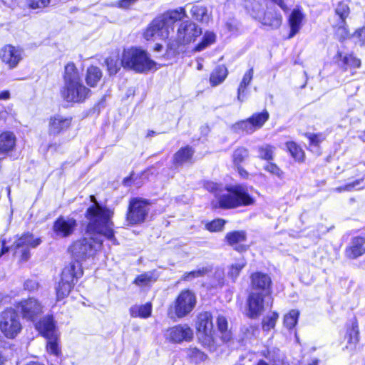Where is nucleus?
Segmentation results:
<instances>
[{
    "label": "nucleus",
    "mask_w": 365,
    "mask_h": 365,
    "mask_svg": "<svg viewBox=\"0 0 365 365\" xmlns=\"http://www.w3.org/2000/svg\"><path fill=\"white\" fill-rule=\"evenodd\" d=\"M349 14L350 8L348 2L341 1L335 6L334 16L330 19L331 25L335 30V34L340 41L345 39L349 35L346 20Z\"/></svg>",
    "instance_id": "423d86ee"
},
{
    "label": "nucleus",
    "mask_w": 365,
    "mask_h": 365,
    "mask_svg": "<svg viewBox=\"0 0 365 365\" xmlns=\"http://www.w3.org/2000/svg\"><path fill=\"white\" fill-rule=\"evenodd\" d=\"M0 58L9 68H14L22 60L23 51L19 47L6 45L0 49Z\"/></svg>",
    "instance_id": "dca6fc26"
},
{
    "label": "nucleus",
    "mask_w": 365,
    "mask_h": 365,
    "mask_svg": "<svg viewBox=\"0 0 365 365\" xmlns=\"http://www.w3.org/2000/svg\"><path fill=\"white\" fill-rule=\"evenodd\" d=\"M21 329L20 317L14 309H7L0 313V331L6 338H15Z\"/></svg>",
    "instance_id": "0eeeda50"
},
{
    "label": "nucleus",
    "mask_w": 365,
    "mask_h": 365,
    "mask_svg": "<svg viewBox=\"0 0 365 365\" xmlns=\"http://www.w3.org/2000/svg\"><path fill=\"white\" fill-rule=\"evenodd\" d=\"M218 207L223 209H232L241 206H247L254 204L255 200L252 197L245 187L242 185L231 186L226 188L225 192H220L217 197Z\"/></svg>",
    "instance_id": "7ed1b4c3"
},
{
    "label": "nucleus",
    "mask_w": 365,
    "mask_h": 365,
    "mask_svg": "<svg viewBox=\"0 0 365 365\" xmlns=\"http://www.w3.org/2000/svg\"><path fill=\"white\" fill-rule=\"evenodd\" d=\"M18 307L21 309L23 317L31 321H34L42 312L41 304L34 298L21 301Z\"/></svg>",
    "instance_id": "6ab92c4d"
},
{
    "label": "nucleus",
    "mask_w": 365,
    "mask_h": 365,
    "mask_svg": "<svg viewBox=\"0 0 365 365\" xmlns=\"http://www.w3.org/2000/svg\"><path fill=\"white\" fill-rule=\"evenodd\" d=\"M365 239L361 237H354L351 245L346 250V255L349 258L355 259L365 253Z\"/></svg>",
    "instance_id": "b1692460"
},
{
    "label": "nucleus",
    "mask_w": 365,
    "mask_h": 365,
    "mask_svg": "<svg viewBox=\"0 0 365 365\" xmlns=\"http://www.w3.org/2000/svg\"><path fill=\"white\" fill-rule=\"evenodd\" d=\"M81 81L80 73L73 63H68L65 66L63 82L66 86Z\"/></svg>",
    "instance_id": "a878e982"
},
{
    "label": "nucleus",
    "mask_w": 365,
    "mask_h": 365,
    "mask_svg": "<svg viewBox=\"0 0 365 365\" xmlns=\"http://www.w3.org/2000/svg\"><path fill=\"white\" fill-rule=\"evenodd\" d=\"M303 15L299 10H294L289 19V24L291 29L289 38L293 37L300 29Z\"/></svg>",
    "instance_id": "cd10ccee"
},
{
    "label": "nucleus",
    "mask_w": 365,
    "mask_h": 365,
    "mask_svg": "<svg viewBox=\"0 0 365 365\" xmlns=\"http://www.w3.org/2000/svg\"><path fill=\"white\" fill-rule=\"evenodd\" d=\"M90 93V89L83 84L82 81L63 86L61 90L62 98L67 102H83Z\"/></svg>",
    "instance_id": "9d476101"
},
{
    "label": "nucleus",
    "mask_w": 365,
    "mask_h": 365,
    "mask_svg": "<svg viewBox=\"0 0 365 365\" xmlns=\"http://www.w3.org/2000/svg\"><path fill=\"white\" fill-rule=\"evenodd\" d=\"M196 329L200 334H204L207 343L213 339V324L212 315L208 312L200 313L197 317Z\"/></svg>",
    "instance_id": "a211bd4d"
},
{
    "label": "nucleus",
    "mask_w": 365,
    "mask_h": 365,
    "mask_svg": "<svg viewBox=\"0 0 365 365\" xmlns=\"http://www.w3.org/2000/svg\"><path fill=\"white\" fill-rule=\"evenodd\" d=\"M363 180L364 179L361 178L351 182L347 183L346 185H345L346 192H350L354 190H358L359 188H357V187L363 182Z\"/></svg>",
    "instance_id": "bf43d9fd"
},
{
    "label": "nucleus",
    "mask_w": 365,
    "mask_h": 365,
    "mask_svg": "<svg viewBox=\"0 0 365 365\" xmlns=\"http://www.w3.org/2000/svg\"><path fill=\"white\" fill-rule=\"evenodd\" d=\"M205 187L208 191L214 192L217 198L220 192H223V187L222 185H218L217 183L211 181L205 182Z\"/></svg>",
    "instance_id": "3c124183"
},
{
    "label": "nucleus",
    "mask_w": 365,
    "mask_h": 365,
    "mask_svg": "<svg viewBox=\"0 0 365 365\" xmlns=\"http://www.w3.org/2000/svg\"><path fill=\"white\" fill-rule=\"evenodd\" d=\"M248 156V150L244 148L236 149L233 153V162L235 165H239Z\"/></svg>",
    "instance_id": "a18cd8bd"
},
{
    "label": "nucleus",
    "mask_w": 365,
    "mask_h": 365,
    "mask_svg": "<svg viewBox=\"0 0 365 365\" xmlns=\"http://www.w3.org/2000/svg\"><path fill=\"white\" fill-rule=\"evenodd\" d=\"M252 11H251V15L252 16V13L254 11L255 12H259V13H262L261 12V5L257 2V1H254L252 4Z\"/></svg>",
    "instance_id": "69168bd1"
},
{
    "label": "nucleus",
    "mask_w": 365,
    "mask_h": 365,
    "mask_svg": "<svg viewBox=\"0 0 365 365\" xmlns=\"http://www.w3.org/2000/svg\"><path fill=\"white\" fill-rule=\"evenodd\" d=\"M46 339H48L46 346L47 351L55 356H58L61 351L57 343V335Z\"/></svg>",
    "instance_id": "49530a36"
},
{
    "label": "nucleus",
    "mask_w": 365,
    "mask_h": 365,
    "mask_svg": "<svg viewBox=\"0 0 365 365\" xmlns=\"http://www.w3.org/2000/svg\"><path fill=\"white\" fill-rule=\"evenodd\" d=\"M343 61L344 64L355 68H359L361 66L360 59L356 58L352 55H346L343 58Z\"/></svg>",
    "instance_id": "864d4df0"
},
{
    "label": "nucleus",
    "mask_w": 365,
    "mask_h": 365,
    "mask_svg": "<svg viewBox=\"0 0 365 365\" xmlns=\"http://www.w3.org/2000/svg\"><path fill=\"white\" fill-rule=\"evenodd\" d=\"M264 168L266 171L278 177L279 178H282L283 177V172L276 164L268 163Z\"/></svg>",
    "instance_id": "603ef678"
},
{
    "label": "nucleus",
    "mask_w": 365,
    "mask_h": 365,
    "mask_svg": "<svg viewBox=\"0 0 365 365\" xmlns=\"http://www.w3.org/2000/svg\"><path fill=\"white\" fill-rule=\"evenodd\" d=\"M353 36L356 38V43L359 46L365 45V28H361L356 31Z\"/></svg>",
    "instance_id": "5fc2aeb1"
},
{
    "label": "nucleus",
    "mask_w": 365,
    "mask_h": 365,
    "mask_svg": "<svg viewBox=\"0 0 365 365\" xmlns=\"http://www.w3.org/2000/svg\"><path fill=\"white\" fill-rule=\"evenodd\" d=\"M209 271L210 269L207 267H201L196 270L186 272L182 277V280L191 281L195 278H198L205 275Z\"/></svg>",
    "instance_id": "79ce46f5"
},
{
    "label": "nucleus",
    "mask_w": 365,
    "mask_h": 365,
    "mask_svg": "<svg viewBox=\"0 0 365 365\" xmlns=\"http://www.w3.org/2000/svg\"><path fill=\"white\" fill-rule=\"evenodd\" d=\"M122 65L124 68H130L136 72L144 73L154 68L155 63L148 57L145 51L131 48L124 51L122 57Z\"/></svg>",
    "instance_id": "20e7f679"
},
{
    "label": "nucleus",
    "mask_w": 365,
    "mask_h": 365,
    "mask_svg": "<svg viewBox=\"0 0 365 365\" xmlns=\"http://www.w3.org/2000/svg\"><path fill=\"white\" fill-rule=\"evenodd\" d=\"M41 243V240L34 238L31 234H24L19 237L11 247L17 252H21V260L27 261L30 257L29 248H34Z\"/></svg>",
    "instance_id": "2eb2a0df"
},
{
    "label": "nucleus",
    "mask_w": 365,
    "mask_h": 365,
    "mask_svg": "<svg viewBox=\"0 0 365 365\" xmlns=\"http://www.w3.org/2000/svg\"><path fill=\"white\" fill-rule=\"evenodd\" d=\"M94 205L88 208L86 218L88 223L86 232L89 238L76 240L69 247L73 257L78 262L95 255L101 247L103 236L115 244L112 217L113 211L100 205L94 196H91Z\"/></svg>",
    "instance_id": "f257e3e1"
},
{
    "label": "nucleus",
    "mask_w": 365,
    "mask_h": 365,
    "mask_svg": "<svg viewBox=\"0 0 365 365\" xmlns=\"http://www.w3.org/2000/svg\"><path fill=\"white\" fill-rule=\"evenodd\" d=\"M196 302L197 299L194 292L189 289L182 290L170 305L168 315L171 319H182L194 309Z\"/></svg>",
    "instance_id": "39448f33"
},
{
    "label": "nucleus",
    "mask_w": 365,
    "mask_h": 365,
    "mask_svg": "<svg viewBox=\"0 0 365 365\" xmlns=\"http://www.w3.org/2000/svg\"><path fill=\"white\" fill-rule=\"evenodd\" d=\"M202 34V29L194 22H182L177 30L175 41L178 46H186L194 42Z\"/></svg>",
    "instance_id": "1a4fd4ad"
},
{
    "label": "nucleus",
    "mask_w": 365,
    "mask_h": 365,
    "mask_svg": "<svg viewBox=\"0 0 365 365\" xmlns=\"http://www.w3.org/2000/svg\"><path fill=\"white\" fill-rule=\"evenodd\" d=\"M225 26H226L227 29L232 33L237 32L240 29L239 23L236 20H234V19H232V20L227 21L225 24Z\"/></svg>",
    "instance_id": "4d7b16f0"
},
{
    "label": "nucleus",
    "mask_w": 365,
    "mask_h": 365,
    "mask_svg": "<svg viewBox=\"0 0 365 365\" xmlns=\"http://www.w3.org/2000/svg\"><path fill=\"white\" fill-rule=\"evenodd\" d=\"M25 289L30 291L37 289L38 284L33 280H27L24 284Z\"/></svg>",
    "instance_id": "e2e57ef3"
},
{
    "label": "nucleus",
    "mask_w": 365,
    "mask_h": 365,
    "mask_svg": "<svg viewBox=\"0 0 365 365\" xmlns=\"http://www.w3.org/2000/svg\"><path fill=\"white\" fill-rule=\"evenodd\" d=\"M71 123V118H65L61 115L52 116L48 123V133L49 135H57L66 130L70 127Z\"/></svg>",
    "instance_id": "412c9836"
},
{
    "label": "nucleus",
    "mask_w": 365,
    "mask_h": 365,
    "mask_svg": "<svg viewBox=\"0 0 365 365\" xmlns=\"http://www.w3.org/2000/svg\"><path fill=\"white\" fill-rule=\"evenodd\" d=\"M306 135L307 136V138L309 140V142L312 145H318L319 144V143L321 142V140L319 139V136L318 135L309 133V134H307Z\"/></svg>",
    "instance_id": "680f3d73"
},
{
    "label": "nucleus",
    "mask_w": 365,
    "mask_h": 365,
    "mask_svg": "<svg viewBox=\"0 0 365 365\" xmlns=\"http://www.w3.org/2000/svg\"><path fill=\"white\" fill-rule=\"evenodd\" d=\"M286 145L289 153L296 160L303 161L304 153L299 145L292 141L287 142Z\"/></svg>",
    "instance_id": "e433bc0d"
},
{
    "label": "nucleus",
    "mask_w": 365,
    "mask_h": 365,
    "mask_svg": "<svg viewBox=\"0 0 365 365\" xmlns=\"http://www.w3.org/2000/svg\"><path fill=\"white\" fill-rule=\"evenodd\" d=\"M299 312L297 309L291 310L284 317V324L287 329H292L297 323Z\"/></svg>",
    "instance_id": "ea45409f"
},
{
    "label": "nucleus",
    "mask_w": 365,
    "mask_h": 365,
    "mask_svg": "<svg viewBox=\"0 0 365 365\" xmlns=\"http://www.w3.org/2000/svg\"><path fill=\"white\" fill-rule=\"evenodd\" d=\"M252 17L272 30L279 29L282 23V14L272 5L267 6V10L264 14L254 11Z\"/></svg>",
    "instance_id": "f8f14e48"
},
{
    "label": "nucleus",
    "mask_w": 365,
    "mask_h": 365,
    "mask_svg": "<svg viewBox=\"0 0 365 365\" xmlns=\"http://www.w3.org/2000/svg\"><path fill=\"white\" fill-rule=\"evenodd\" d=\"M246 331L248 332L247 334L246 333L247 337L250 335L255 336L259 332L258 329L254 326H250L249 327L246 328Z\"/></svg>",
    "instance_id": "0e129e2a"
},
{
    "label": "nucleus",
    "mask_w": 365,
    "mask_h": 365,
    "mask_svg": "<svg viewBox=\"0 0 365 365\" xmlns=\"http://www.w3.org/2000/svg\"><path fill=\"white\" fill-rule=\"evenodd\" d=\"M254 74V70L252 68L249 69L243 76V78L240 83V86L237 89V99L242 102L243 100V93H245L246 88L250 83Z\"/></svg>",
    "instance_id": "72a5a7b5"
},
{
    "label": "nucleus",
    "mask_w": 365,
    "mask_h": 365,
    "mask_svg": "<svg viewBox=\"0 0 365 365\" xmlns=\"http://www.w3.org/2000/svg\"><path fill=\"white\" fill-rule=\"evenodd\" d=\"M36 328L46 338L57 335L55 324L51 317H47L40 320L36 324Z\"/></svg>",
    "instance_id": "5701e85b"
},
{
    "label": "nucleus",
    "mask_w": 365,
    "mask_h": 365,
    "mask_svg": "<svg viewBox=\"0 0 365 365\" xmlns=\"http://www.w3.org/2000/svg\"><path fill=\"white\" fill-rule=\"evenodd\" d=\"M75 268L76 265L72 264L68 267L64 268L62 271L61 281L56 289L58 300L64 298L69 294L74 284L75 279L82 274L81 272L79 274L75 272Z\"/></svg>",
    "instance_id": "9b49d317"
},
{
    "label": "nucleus",
    "mask_w": 365,
    "mask_h": 365,
    "mask_svg": "<svg viewBox=\"0 0 365 365\" xmlns=\"http://www.w3.org/2000/svg\"><path fill=\"white\" fill-rule=\"evenodd\" d=\"M190 13L192 16L197 21L201 22H207L210 16L207 13V9L205 6L201 5H194L192 6Z\"/></svg>",
    "instance_id": "f704fd0d"
},
{
    "label": "nucleus",
    "mask_w": 365,
    "mask_h": 365,
    "mask_svg": "<svg viewBox=\"0 0 365 365\" xmlns=\"http://www.w3.org/2000/svg\"><path fill=\"white\" fill-rule=\"evenodd\" d=\"M50 0H29V6L32 9H40L47 6Z\"/></svg>",
    "instance_id": "6e6d98bb"
},
{
    "label": "nucleus",
    "mask_w": 365,
    "mask_h": 365,
    "mask_svg": "<svg viewBox=\"0 0 365 365\" xmlns=\"http://www.w3.org/2000/svg\"><path fill=\"white\" fill-rule=\"evenodd\" d=\"M264 294L252 291L250 294L247 300V315L250 318H257L264 310Z\"/></svg>",
    "instance_id": "f3484780"
},
{
    "label": "nucleus",
    "mask_w": 365,
    "mask_h": 365,
    "mask_svg": "<svg viewBox=\"0 0 365 365\" xmlns=\"http://www.w3.org/2000/svg\"><path fill=\"white\" fill-rule=\"evenodd\" d=\"M185 11L182 8L169 11L162 16L155 19L144 33L147 40L157 38L165 39L173 29L174 24L185 17Z\"/></svg>",
    "instance_id": "f03ea898"
},
{
    "label": "nucleus",
    "mask_w": 365,
    "mask_h": 365,
    "mask_svg": "<svg viewBox=\"0 0 365 365\" xmlns=\"http://www.w3.org/2000/svg\"><path fill=\"white\" fill-rule=\"evenodd\" d=\"M272 280L269 276L262 272H255L251 275V286L254 290H260V293L269 292Z\"/></svg>",
    "instance_id": "4be33fe9"
},
{
    "label": "nucleus",
    "mask_w": 365,
    "mask_h": 365,
    "mask_svg": "<svg viewBox=\"0 0 365 365\" xmlns=\"http://www.w3.org/2000/svg\"><path fill=\"white\" fill-rule=\"evenodd\" d=\"M225 224V220L222 219H216L206 225V228L210 232H218L222 230Z\"/></svg>",
    "instance_id": "09e8293b"
},
{
    "label": "nucleus",
    "mask_w": 365,
    "mask_h": 365,
    "mask_svg": "<svg viewBox=\"0 0 365 365\" xmlns=\"http://www.w3.org/2000/svg\"><path fill=\"white\" fill-rule=\"evenodd\" d=\"M102 78V71L94 66L88 68L86 76V82L91 87H95Z\"/></svg>",
    "instance_id": "c85d7f7f"
},
{
    "label": "nucleus",
    "mask_w": 365,
    "mask_h": 365,
    "mask_svg": "<svg viewBox=\"0 0 365 365\" xmlns=\"http://www.w3.org/2000/svg\"><path fill=\"white\" fill-rule=\"evenodd\" d=\"M269 115L267 110H263L259 113H254L250 118L245 120L240 121L235 124L236 129H240L247 133H252L256 130L263 126L264 123L269 119Z\"/></svg>",
    "instance_id": "4468645a"
},
{
    "label": "nucleus",
    "mask_w": 365,
    "mask_h": 365,
    "mask_svg": "<svg viewBox=\"0 0 365 365\" xmlns=\"http://www.w3.org/2000/svg\"><path fill=\"white\" fill-rule=\"evenodd\" d=\"M279 315L276 312H272L267 315L262 321V328L264 331H269L275 327Z\"/></svg>",
    "instance_id": "37998d69"
},
{
    "label": "nucleus",
    "mask_w": 365,
    "mask_h": 365,
    "mask_svg": "<svg viewBox=\"0 0 365 365\" xmlns=\"http://www.w3.org/2000/svg\"><path fill=\"white\" fill-rule=\"evenodd\" d=\"M227 69L225 66H217L210 74V83L211 86H216L222 83L227 78Z\"/></svg>",
    "instance_id": "bb28decb"
},
{
    "label": "nucleus",
    "mask_w": 365,
    "mask_h": 365,
    "mask_svg": "<svg viewBox=\"0 0 365 365\" xmlns=\"http://www.w3.org/2000/svg\"><path fill=\"white\" fill-rule=\"evenodd\" d=\"M16 136L12 132L6 131L0 134V154L11 151L16 145Z\"/></svg>",
    "instance_id": "393cba45"
},
{
    "label": "nucleus",
    "mask_w": 365,
    "mask_h": 365,
    "mask_svg": "<svg viewBox=\"0 0 365 365\" xmlns=\"http://www.w3.org/2000/svg\"><path fill=\"white\" fill-rule=\"evenodd\" d=\"M186 353L190 358L195 361H203L205 359V355L196 347H190L187 349Z\"/></svg>",
    "instance_id": "de8ad7c7"
},
{
    "label": "nucleus",
    "mask_w": 365,
    "mask_h": 365,
    "mask_svg": "<svg viewBox=\"0 0 365 365\" xmlns=\"http://www.w3.org/2000/svg\"><path fill=\"white\" fill-rule=\"evenodd\" d=\"M218 331L221 334V338L224 341H229L232 338L231 331L228 329V323L224 316H218L217 319Z\"/></svg>",
    "instance_id": "2f4dec72"
},
{
    "label": "nucleus",
    "mask_w": 365,
    "mask_h": 365,
    "mask_svg": "<svg viewBox=\"0 0 365 365\" xmlns=\"http://www.w3.org/2000/svg\"><path fill=\"white\" fill-rule=\"evenodd\" d=\"M225 238L229 245H235L246 240V233L245 231L230 232L226 235Z\"/></svg>",
    "instance_id": "c9c22d12"
},
{
    "label": "nucleus",
    "mask_w": 365,
    "mask_h": 365,
    "mask_svg": "<svg viewBox=\"0 0 365 365\" xmlns=\"http://www.w3.org/2000/svg\"><path fill=\"white\" fill-rule=\"evenodd\" d=\"M269 5H272L273 8H275V5H277L284 11H287L288 10L287 5L284 2V0H268L267 6Z\"/></svg>",
    "instance_id": "13d9d810"
},
{
    "label": "nucleus",
    "mask_w": 365,
    "mask_h": 365,
    "mask_svg": "<svg viewBox=\"0 0 365 365\" xmlns=\"http://www.w3.org/2000/svg\"><path fill=\"white\" fill-rule=\"evenodd\" d=\"M274 147L265 144L258 148L259 158L265 160H272L274 158Z\"/></svg>",
    "instance_id": "a19ab883"
},
{
    "label": "nucleus",
    "mask_w": 365,
    "mask_h": 365,
    "mask_svg": "<svg viewBox=\"0 0 365 365\" xmlns=\"http://www.w3.org/2000/svg\"><path fill=\"white\" fill-rule=\"evenodd\" d=\"M194 153V151L189 146L179 150L174 155V163L178 165L189 162Z\"/></svg>",
    "instance_id": "c756f323"
},
{
    "label": "nucleus",
    "mask_w": 365,
    "mask_h": 365,
    "mask_svg": "<svg viewBox=\"0 0 365 365\" xmlns=\"http://www.w3.org/2000/svg\"><path fill=\"white\" fill-rule=\"evenodd\" d=\"M152 312V306L149 303H146L140 306H134L130 309V315L133 317L148 318Z\"/></svg>",
    "instance_id": "473e14b6"
},
{
    "label": "nucleus",
    "mask_w": 365,
    "mask_h": 365,
    "mask_svg": "<svg viewBox=\"0 0 365 365\" xmlns=\"http://www.w3.org/2000/svg\"><path fill=\"white\" fill-rule=\"evenodd\" d=\"M156 281L153 274L150 272L141 274L135 279L134 284L139 287H146Z\"/></svg>",
    "instance_id": "58836bf2"
},
{
    "label": "nucleus",
    "mask_w": 365,
    "mask_h": 365,
    "mask_svg": "<svg viewBox=\"0 0 365 365\" xmlns=\"http://www.w3.org/2000/svg\"><path fill=\"white\" fill-rule=\"evenodd\" d=\"M247 262L244 258L237 259L235 263L227 267V275L235 282L238 277L241 270L245 267Z\"/></svg>",
    "instance_id": "7c9ffc66"
},
{
    "label": "nucleus",
    "mask_w": 365,
    "mask_h": 365,
    "mask_svg": "<svg viewBox=\"0 0 365 365\" xmlns=\"http://www.w3.org/2000/svg\"><path fill=\"white\" fill-rule=\"evenodd\" d=\"M216 36L214 33L207 31L203 36L202 40L195 48V51H201L215 41Z\"/></svg>",
    "instance_id": "4c0bfd02"
},
{
    "label": "nucleus",
    "mask_w": 365,
    "mask_h": 365,
    "mask_svg": "<svg viewBox=\"0 0 365 365\" xmlns=\"http://www.w3.org/2000/svg\"><path fill=\"white\" fill-rule=\"evenodd\" d=\"M138 0H120L117 4L118 6L122 9H128L134 4Z\"/></svg>",
    "instance_id": "052dcab7"
},
{
    "label": "nucleus",
    "mask_w": 365,
    "mask_h": 365,
    "mask_svg": "<svg viewBox=\"0 0 365 365\" xmlns=\"http://www.w3.org/2000/svg\"><path fill=\"white\" fill-rule=\"evenodd\" d=\"M106 63L108 67V71L110 75L115 74L120 68V66H123L122 61L120 63L117 56L107 58L106 60Z\"/></svg>",
    "instance_id": "c03bdc74"
},
{
    "label": "nucleus",
    "mask_w": 365,
    "mask_h": 365,
    "mask_svg": "<svg viewBox=\"0 0 365 365\" xmlns=\"http://www.w3.org/2000/svg\"><path fill=\"white\" fill-rule=\"evenodd\" d=\"M10 98V93L9 91H4L0 93V100H8Z\"/></svg>",
    "instance_id": "338daca9"
},
{
    "label": "nucleus",
    "mask_w": 365,
    "mask_h": 365,
    "mask_svg": "<svg viewBox=\"0 0 365 365\" xmlns=\"http://www.w3.org/2000/svg\"><path fill=\"white\" fill-rule=\"evenodd\" d=\"M150 210L149 203L141 198H133L129 202L126 214L128 225H135L143 222Z\"/></svg>",
    "instance_id": "6e6552de"
},
{
    "label": "nucleus",
    "mask_w": 365,
    "mask_h": 365,
    "mask_svg": "<svg viewBox=\"0 0 365 365\" xmlns=\"http://www.w3.org/2000/svg\"><path fill=\"white\" fill-rule=\"evenodd\" d=\"M266 359L259 360L256 365H279L274 356H271V351L267 350L263 352Z\"/></svg>",
    "instance_id": "8fccbe9b"
},
{
    "label": "nucleus",
    "mask_w": 365,
    "mask_h": 365,
    "mask_svg": "<svg viewBox=\"0 0 365 365\" xmlns=\"http://www.w3.org/2000/svg\"><path fill=\"white\" fill-rule=\"evenodd\" d=\"M165 339L171 343L190 341L193 338L192 329L186 324H178L168 329L165 333Z\"/></svg>",
    "instance_id": "ddd939ff"
},
{
    "label": "nucleus",
    "mask_w": 365,
    "mask_h": 365,
    "mask_svg": "<svg viewBox=\"0 0 365 365\" xmlns=\"http://www.w3.org/2000/svg\"><path fill=\"white\" fill-rule=\"evenodd\" d=\"M77 226L76 220L71 217H58L53 224V231L57 236L66 237L70 236Z\"/></svg>",
    "instance_id": "aec40b11"
},
{
    "label": "nucleus",
    "mask_w": 365,
    "mask_h": 365,
    "mask_svg": "<svg viewBox=\"0 0 365 365\" xmlns=\"http://www.w3.org/2000/svg\"><path fill=\"white\" fill-rule=\"evenodd\" d=\"M237 170L240 176L242 178H247L248 176L247 172L242 167L237 165Z\"/></svg>",
    "instance_id": "774afa93"
}]
</instances>
